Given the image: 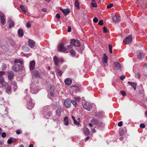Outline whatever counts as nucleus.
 Here are the masks:
<instances>
[{
    "label": "nucleus",
    "instance_id": "1",
    "mask_svg": "<svg viewBox=\"0 0 147 147\" xmlns=\"http://www.w3.org/2000/svg\"><path fill=\"white\" fill-rule=\"evenodd\" d=\"M25 98L27 101L28 108L30 110L32 109L35 105L34 101L28 95H27Z\"/></svg>",
    "mask_w": 147,
    "mask_h": 147
},
{
    "label": "nucleus",
    "instance_id": "2",
    "mask_svg": "<svg viewBox=\"0 0 147 147\" xmlns=\"http://www.w3.org/2000/svg\"><path fill=\"white\" fill-rule=\"evenodd\" d=\"M38 85L36 84L33 82L31 84L30 86V92L33 94H36L38 91Z\"/></svg>",
    "mask_w": 147,
    "mask_h": 147
},
{
    "label": "nucleus",
    "instance_id": "3",
    "mask_svg": "<svg viewBox=\"0 0 147 147\" xmlns=\"http://www.w3.org/2000/svg\"><path fill=\"white\" fill-rule=\"evenodd\" d=\"M53 60L56 66L59 65V63H62L64 62V60L62 58H58L56 56H54L53 57Z\"/></svg>",
    "mask_w": 147,
    "mask_h": 147
},
{
    "label": "nucleus",
    "instance_id": "4",
    "mask_svg": "<svg viewBox=\"0 0 147 147\" xmlns=\"http://www.w3.org/2000/svg\"><path fill=\"white\" fill-rule=\"evenodd\" d=\"M64 42L59 44L58 47V50L59 51H63L65 53L67 52L66 51L67 49L64 47Z\"/></svg>",
    "mask_w": 147,
    "mask_h": 147
},
{
    "label": "nucleus",
    "instance_id": "5",
    "mask_svg": "<svg viewBox=\"0 0 147 147\" xmlns=\"http://www.w3.org/2000/svg\"><path fill=\"white\" fill-rule=\"evenodd\" d=\"M82 105L85 109L88 111H90V109L92 108L91 105L88 102H86L84 104L82 103Z\"/></svg>",
    "mask_w": 147,
    "mask_h": 147
},
{
    "label": "nucleus",
    "instance_id": "6",
    "mask_svg": "<svg viewBox=\"0 0 147 147\" xmlns=\"http://www.w3.org/2000/svg\"><path fill=\"white\" fill-rule=\"evenodd\" d=\"M22 69V65H19L17 64H15L12 67L13 70L15 72H17Z\"/></svg>",
    "mask_w": 147,
    "mask_h": 147
},
{
    "label": "nucleus",
    "instance_id": "7",
    "mask_svg": "<svg viewBox=\"0 0 147 147\" xmlns=\"http://www.w3.org/2000/svg\"><path fill=\"white\" fill-rule=\"evenodd\" d=\"M132 41V37L131 35H129L128 37H126L124 40V43L125 44H129L131 43Z\"/></svg>",
    "mask_w": 147,
    "mask_h": 147
},
{
    "label": "nucleus",
    "instance_id": "8",
    "mask_svg": "<svg viewBox=\"0 0 147 147\" xmlns=\"http://www.w3.org/2000/svg\"><path fill=\"white\" fill-rule=\"evenodd\" d=\"M70 43L71 44L75 46L79 47L80 45L79 41L74 39L71 40Z\"/></svg>",
    "mask_w": 147,
    "mask_h": 147
},
{
    "label": "nucleus",
    "instance_id": "9",
    "mask_svg": "<svg viewBox=\"0 0 147 147\" xmlns=\"http://www.w3.org/2000/svg\"><path fill=\"white\" fill-rule=\"evenodd\" d=\"M32 75L33 78H40V73L38 71L36 70H34L33 72Z\"/></svg>",
    "mask_w": 147,
    "mask_h": 147
},
{
    "label": "nucleus",
    "instance_id": "10",
    "mask_svg": "<svg viewBox=\"0 0 147 147\" xmlns=\"http://www.w3.org/2000/svg\"><path fill=\"white\" fill-rule=\"evenodd\" d=\"M6 82L4 80V78L1 76L0 77V88H2L6 86Z\"/></svg>",
    "mask_w": 147,
    "mask_h": 147
},
{
    "label": "nucleus",
    "instance_id": "11",
    "mask_svg": "<svg viewBox=\"0 0 147 147\" xmlns=\"http://www.w3.org/2000/svg\"><path fill=\"white\" fill-rule=\"evenodd\" d=\"M0 17L2 24L4 25L5 24V16L1 12H0Z\"/></svg>",
    "mask_w": 147,
    "mask_h": 147
},
{
    "label": "nucleus",
    "instance_id": "12",
    "mask_svg": "<svg viewBox=\"0 0 147 147\" xmlns=\"http://www.w3.org/2000/svg\"><path fill=\"white\" fill-rule=\"evenodd\" d=\"M107 57L105 53L103 54V57L102 58V62L104 64V65L107 66L108 65L107 63Z\"/></svg>",
    "mask_w": 147,
    "mask_h": 147
},
{
    "label": "nucleus",
    "instance_id": "13",
    "mask_svg": "<svg viewBox=\"0 0 147 147\" xmlns=\"http://www.w3.org/2000/svg\"><path fill=\"white\" fill-rule=\"evenodd\" d=\"M113 64L114 67L115 69L117 70H120L121 69V66L119 63L115 62Z\"/></svg>",
    "mask_w": 147,
    "mask_h": 147
},
{
    "label": "nucleus",
    "instance_id": "14",
    "mask_svg": "<svg viewBox=\"0 0 147 147\" xmlns=\"http://www.w3.org/2000/svg\"><path fill=\"white\" fill-rule=\"evenodd\" d=\"M63 111V109L61 107L58 106V108L56 111L57 116L59 117L61 115V113Z\"/></svg>",
    "mask_w": 147,
    "mask_h": 147
},
{
    "label": "nucleus",
    "instance_id": "15",
    "mask_svg": "<svg viewBox=\"0 0 147 147\" xmlns=\"http://www.w3.org/2000/svg\"><path fill=\"white\" fill-rule=\"evenodd\" d=\"M7 75L8 79L11 80L14 77V73L12 71H9L7 72Z\"/></svg>",
    "mask_w": 147,
    "mask_h": 147
},
{
    "label": "nucleus",
    "instance_id": "16",
    "mask_svg": "<svg viewBox=\"0 0 147 147\" xmlns=\"http://www.w3.org/2000/svg\"><path fill=\"white\" fill-rule=\"evenodd\" d=\"M35 63L34 61H31L30 63V70H33L35 68Z\"/></svg>",
    "mask_w": 147,
    "mask_h": 147
},
{
    "label": "nucleus",
    "instance_id": "17",
    "mask_svg": "<svg viewBox=\"0 0 147 147\" xmlns=\"http://www.w3.org/2000/svg\"><path fill=\"white\" fill-rule=\"evenodd\" d=\"M28 45L32 48H33L35 45V42L32 40L29 39L28 41Z\"/></svg>",
    "mask_w": 147,
    "mask_h": 147
},
{
    "label": "nucleus",
    "instance_id": "18",
    "mask_svg": "<svg viewBox=\"0 0 147 147\" xmlns=\"http://www.w3.org/2000/svg\"><path fill=\"white\" fill-rule=\"evenodd\" d=\"M71 101L66 100L64 102V104L65 106L67 108H69L71 106Z\"/></svg>",
    "mask_w": 147,
    "mask_h": 147
},
{
    "label": "nucleus",
    "instance_id": "19",
    "mask_svg": "<svg viewBox=\"0 0 147 147\" xmlns=\"http://www.w3.org/2000/svg\"><path fill=\"white\" fill-rule=\"evenodd\" d=\"M112 19L113 20V22L114 23L119 22L120 20V18L117 17L115 15H113Z\"/></svg>",
    "mask_w": 147,
    "mask_h": 147
},
{
    "label": "nucleus",
    "instance_id": "20",
    "mask_svg": "<svg viewBox=\"0 0 147 147\" xmlns=\"http://www.w3.org/2000/svg\"><path fill=\"white\" fill-rule=\"evenodd\" d=\"M44 117L47 119L50 118L51 115V113L50 111H48L46 113H43Z\"/></svg>",
    "mask_w": 147,
    "mask_h": 147
},
{
    "label": "nucleus",
    "instance_id": "21",
    "mask_svg": "<svg viewBox=\"0 0 147 147\" xmlns=\"http://www.w3.org/2000/svg\"><path fill=\"white\" fill-rule=\"evenodd\" d=\"M64 82L66 85L69 86L71 84L72 80L71 79L67 78L65 80Z\"/></svg>",
    "mask_w": 147,
    "mask_h": 147
},
{
    "label": "nucleus",
    "instance_id": "22",
    "mask_svg": "<svg viewBox=\"0 0 147 147\" xmlns=\"http://www.w3.org/2000/svg\"><path fill=\"white\" fill-rule=\"evenodd\" d=\"M51 109L49 106H46L42 110L43 113H46L48 111H50Z\"/></svg>",
    "mask_w": 147,
    "mask_h": 147
},
{
    "label": "nucleus",
    "instance_id": "23",
    "mask_svg": "<svg viewBox=\"0 0 147 147\" xmlns=\"http://www.w3.org/2000/svg\"><path fill=\"white\" fill-rule=\"evenodd\" d=\"M127 84L132 86L134 90H136V86L137 85V84L136 83L128 82Z\"/></svg>",
    "mask_w": 147,
    "mask_h": 147
},
{
    "label": "nucleus",
    "instance_id": "24",
    "mask_svg": "<svg viewBox=\"0 0 147 147\" xmlns=\"http://www.w3.org/2000/svg\"><path fill=\"white\" fill-rule=\"evenodd\" d=\"M17 140V139L16 138H13L11 137L9 139V140L7 141V143L9 144H10L12 143H13L15 142L16 140Z\"/></svg>",
    "mask_w": 147,
    "mask_h": 147
},
{
    "label": "nucleus",
    "instance_id": "25",
    "mask_svg": "<svg viewBox=\"0 0 147 147\" xmlns=\"http://www.w3.org/2000/svg\"><path fill=\"white\" fill-rule=\"evenodd\" d=\"M99 129H101L104 127L105 125L102 122L100 121L97 125Z\"/></svg>",
    "mask_w": 147,
    "mask_h": 147
},
{
    "label": "nucleus",
    "instance_id": "26",
    "mask_svg": "<svg viewBox=\"0 0 147 147\" xmlns=\"http://www.w3.org/2000/svg\"><path fill=\"white\" fill-rule=\"evenodd\" d=\"M8 22L9 23V27L10 28H11L12 26L14 25V22L11 20L10 18H9L8 19Z\"/></svg>",
    "mask_w": 147,
    "mask_h": 147
},
{
    "label": "nucleus",
    "instance_id": "27",
    "mask_svg": "<svg viewBox=\"0 0 147 147\" xmlns=\"http://www.w3.org/2000/svg\"><path fill=\"white\" fill-rule=\"evenodd\" d=\"M99 121L98 120L94 118H93L91 121V123L94 125H98V123Z\"/></svg>",
    "mask_w": 147,
    "mask_h": 147
},
{
    "label": "nucleus",
    "instance_id": "28",
    "mask_svg": "<svg viewBox=\"0 0 147 147\" xmlns=\"http://www.w3.org/2000/svg\"><path fill=\"white\" fill-rule=\"evenodd\" d=\"M56 72H57L59 76H61L63 73V72L60 70L58 69L57 67H55Z\"/></svg>",
    "mask_w": 147,
    "mask_h": 147
},
{
    "label": "nucleus",
    "instance_id": "29",
    "mask_svg": "<svg viewBox=\"0 0 147 147\" xmlns=\"http://www.w3.org/2000/svg\"><path fill=\"white\" fill-rule=\"evenodd\" d=\"M144 57V54L141 52L137 55V58L139 59H141L143 58Z\"/></svg>",
    "mask_w": 147,
    "mask_h": 147
},
{
    "label": "nucleus",
    "instance_id": "30",
    "mask_svg": "<svg viewBox=\"0 0 147 147\" xmlns=\"http://www.w3.org/2000/svg\"><path fill=\"white\" fill-rule=\"evenodd\" d=\"M84 134L86 135H88L90 134V131L86 127H85L84 128Z\"/></svg>",
    "mask_w": 147,
    "mask_h": 147
},
{
    "label": "nucleus",
    "instance_id": "31",
    "mask_svg": "<svg viewBox=\"0 0 147 147\" xmlns=\"http://www.w3.org/2000/svg\"><path fill=\"white\" fill-rule=\"evenodd\" d=\"M6 92L8 93H9L11 90V87L8 84L5 86Z\"/></svg>",
    "mask_w": 147,
    "mask_h": 147
},
{
    "label": "nucleus",
    "instance_id": "32",
    "mask_svg": "<svg viewBox=\"0 0 147 147\" xmlns=\"http://www.w3.org/2000/svg\"><path fill=\"white\" fill-rule=\"evenodd\" d=\"M63 123L65 125H67L69 124V120L67 117H65L63 119Z\"/></svg>",
    "mask_w": 147,
    "mask_h": 147
},
{
    "label": "nucleus",
    "instance_id": "33",
    "mask_svg": "<svg viewBox=\"0 0 147 147\" xmlns=\"http://www.w3.org/2000/svg\"><path fill=\"white\" fill-rule=\"evenodd\" d=\"M70 12V9L68 8H67L64 9V11L63 12V13L65 16H66L68 15Z\"/></svg>",
    "mask_w": 147,
    "mask_h": 147
},
{
    "label": "nucleus",
    "instance_id": "34",
    "mask_svg": "<svg viewBox=\"0 0 147 147\" xmlns=\"http://www.w3.org/2000/svg\"><path fill=\"white\" fill-rule=\"evenodd\" d=\"M18 34L20 37H22L24 35L23 30L22 29H19L18 31Z\"/></svg>",
    "mask_w": 147,
    "mask_h": 147
},
{
    "label": "nucleus",
    "instance_id": "35",
    "mask_svg": "<svg viewBox=\"0 0 147 147\" xmlns=\"http://www.w3.org/2000/svg\"><path fill=\"white\" fill-rule=\"evenodd\" d=\"M126 132V130L125 129H122L119 131V134L120 136H121L125 134Z\"/></svg>",
    "mask_w": 147,
    "mask_h": 147
},
{
    "label": "nucleus",
    "instance_id": "36",
    "mask_svg": "<svg viewBox=\"0 0 147 147\" xmlns=\"http://www.w3.org/2000/svg\"><path fill=\"white\" fill-rule=\"evenodd\" d=\"M14 63H20V65H22L23 63L22 61L19 59H16L14 61Z\"/></svg>",
    "mask_w": 147,
    "mask_h": 147
},
{
    "label": "nucleus",
    "instance_id": "37",
    "mask_svg": "<svg viewBox=\"0 0 147 147\" xmlns=\"http://www.w3.org/2000/svg\"><path fill=\"white\" fill-rule=\"evenodd\" d=\"M75 5L76 7L78 9L80 8V6L78 0H75Z\"/></svg>",
    "mask_w": 147,
    "mask_h": 147
},
{
    "label": "nucleus",
    "instance_id": "38",
    "mask_svg": "<svg viewBox=\"0 0 147 147\" xmlns=\"http://www.w3.org/2000/svg\"><path fill=\"white\" fill-rule=\"evenodd\" d=\"M11 85L13 86L15 89H16L17 88V85L16 82L14 81H13L11 83Z\"/></svg>",
    "mask_w": 147,
    "mask_h": 147
},
{
    "label": "nucleus",
    "instance_id": "39",
    "mask_svg": "<svg viewBox=\"0 0 147 147\" xmlns=\"http://www.w3.org/2000/svg\"><path fill=\"white\" fill-rule=\"evenodd\" d=\"M20 7L23 12H24L25 13L26 12V11L25 10L24 6L23 5H20Z\"/></svg>",
    "mask_w": 147,
    "mask_h": 147
},
{
    "label": "nucleus",
    "instance_id": "40",
    "mask_svg": "<svg viewBox=\"0 0 147 147\" xmlns=\"http://www.w3.org/2000/svg\"><path fill=\"white\" fill-rule=\"evenodd\" d=\"M109 50L110 51V52L111 53H113L112 51V46L111 45L109 44L108 45Z\"/></svg>",
    "mask_w": 147,
    "mask_h": 147
},
{
    "label": "nucleus",
    "instance_id": "41",
    "mask_svg": "<svg viewBox=\"0 0 147 147\" xmlns=\"http://www.w3.org/2000/svg\"><path fill=\"white\" fill-rule=\"evenodd\" d=\"M70 53L71 55L72 56H74L76 54L75 51H74L73 50H71L70 51Z\"/></svg>",
    "mask_w": 147,
    "mask_h": 147
},
{
    "label": "nucleus",
    "instance_id": "42",
    "mask_svg": "<svg viewBox=\"0 0 147 147\" xmlns=\"http://www.w3.org/2000/svg\"><path fill=\"white\" fill-rule=\"evenodd\" d=\"M91 5L92 7H96L97 6V5L95 2L91 3Z\"/></svg>",
    "mask_w": 147,
    "mask_h": 147
},
{
    "label": "nucleus",
    "instance_id": "43",
    "mask_svg": "<svg viewBox=\"0 0 147 147\" xmlns=\"http://www.w3.org/2000/svg\"><path fill=\"white\" fill-rule=\"evenodd\" d=\"M98 115L101 117H102L104 116V113L103 112H100L98 113Z\"/></svg>",
    "mask_w": 147,
    "mask_h": 147
},
{
    "label": "nucleus",
    "instance_id": "44",
    "mask_svg": "<svg viewBox=\"0 0 147 147\" xmlns=\"http://www.w3.org/2000/svg\"><path fill=\"white\" fill-rule=\"evenodd\" d=\"M6 66L5 64H3L2 66V69L3 70H5L6 68Z\"/></svg>",
    "mask_w": 147,
    "mask_h": 147
},
{
    "label": "nucleus",
    "instance_id": "45",
    "mask_svg": "<svg viewBox=\"0 0 147 147\" xmlns=\"http://www.w3.org/2000/svg\"><path fill=\"white\" fill-rule=\"evenodd\" d=\"M120 92L122 94V96H125L126 95L125 92L123 90L121 91H120Z\"/></svg>",
    "mask_w": 147,
    "mask_h": 147
},
{
    "label": "nucleus",
    "instance_id": "46",
    "mask_svg": "<svg viewBox=\"0 0 147 147\" xmlns=\"http://www.w3.org/2000/svg\"><path fill=\"white\" fill-rule=\"evenodd\" d=\"M140 127L142 128H144L145 127V125L144 123H141L140 125Z\"/></svg>",
    "mask_w": 147,
    "mask_h": 147
},
{
    "label": "nucleus",
    "instance_id": "47",
    "mask_svg": "<svg viewBox=\"0 0 147 147\" xmlns=\"http://www.w3.org/2000/svg\"><path fill=\"white\" fill-rule=\"evenodd\" d=\"M113 5V3H111L109 5H108L107 6V7L108 9H109V8H111L112 7Z\"/></svg>",
    "mask_w": 147,
    "mask_h": 147
},
{
    "label": "nucleus",
    "instance_id": "48",
    "mask_svg": "<svg viewBox=\"0 0 147 147\" xmlns=\"http://www.w3.org/2000/svg\"><path fill=\"white\" fill-rule=\"evenodd\" d=\"M6 133L5 132H3L1 134V136L3 138H5L6 137Z\"/></svg>",
    "mask_w": 147,
    "mask_h": 147
},
{
    "label": "nucleus",
    "instance_id": "49",
    "mask_svg": "<svg viewBox=\"0 0 147 147\" xmlns=\"http://www.w3.org/2000/svg\"><path fill=\"white\" fill-rule=\"evenodd\" d=\"M93 21L94 22L97 23L98 22V20L95 17L93 19Z\"/></svg>",
    "mask_w": 147,
    "mask_h": 147
},
{
    "label": "nucleus",
    "instance_id": "50",
    "mask_svg": "<svg viewBox=\"0 0 147 147\" xmlns=\"http://www.w3.org/2000/svg\"><path fill=\"white\" fill-rule=\"evenodd\" d=\"M103 30L104 32L105 33H107L108 32V31L107 30V29L106 28L105 26L103 27Z\"/></svg>",
    "mask_w": 147,
    "mask_h": 147
},
{
    "label": "nucleus",
    "instance_id": "51",
    "mask_svg": "<svg viewBox=\"0 0 147 147\" xmlns=\"http://www.w3.org/2000/svg\"><path fill=\"white\" fill-rule=\"evenodd\" d=\"M74 98L75 99V100L76 102H78L79 101L80 99V98L78 97H75Z\"/></svg>",
    "mask_w": 147,
    "mask_h": 147
},
{
    "label": "nucleus",
    "instance_id": "52",
    "mask_svg": "<svg viewBox=\"0 0 147 147\" xmlns=\"http://www.w3.org/2000/svg\"><path fill=\"white\" fill-rule=\"evenodd\" d=\"M71 103L73 104L74 106H76L77 105V103L74 102V100L71 101Z\"/></svg>",
    "mask_w": 147,
    "mask_h": 147
},
{
    "label": "nucleus",
    "instance_id": "53",
    "mask_svg": "<svg viewBox=\"0 0 147 147\" xmlns=\"http://www.w3.org/2000/svg\"><path fill=\"white\" fill-rule=\"evenodd\" d=\"M74 123L75 125H79V123L76 120H75L74 121Z\"/></svg>",
    "mask_w": 147,
    "mask_h": 147
},
{
    "label": "nucleus",
    "instance_id": "54",
    "mask_svg": "<svg viewBox=\"0 0 147 147\" xmlns=\"http://www.w3.org/2000/svg\"><path fill=\"white\" fill-rule=\"evenodd\" d=\"M16 133L18 134H20L22 133V131L20 130H18L16 131Z\"/></svg>",
    "mask_w": 147,
    "mask_h": 147
},
{
    "label": "nucleus",
    "instance_id": "55",
    "mask_svg": "<svg viewBox=\"0 0 147 147\" xmlns=\"http://www.w3.org/2000/svg\"><path fill=\"white\" fill-rule=\"evenodd\" d=\"M55 17L58 19H59L60 18V15L59 13L57 14Z\"/></svg>",
    "mask_w": 147,
    "mask_h": 147
},
{
    "label": "nucleus",
    "instance_id": "56",
    "mask_svg": "<svg viewBox=\"0 0 147 147\" xmlns=\"http://www.w3.org/2000/svg\"><path fill=\"white\" fill-rule=\"evenodd\" d=\"M123 122L122 121H120L118 124V125L119 127H121L122 125H123Z\"/></svg>",
    "mask_w": 147,
    "mask_h": 147
},
{
    "label": "nucleus",
    "instance_id": "57",
    "mask_svg": "<svg viewBox=\"0 0 147 147\" xmlns=\"http://www.w3.org/2000/svg\"><path fill=\"white\" fill-rule=\"evenodd\" d=\"M98 24L100 25H102L103 24V21L102 20H100L98 23Z\"/></svg>",
    "mask_w": 147,
    "mask_h": 147
},
{
    "label": "nucleus",
    "instance_id": "58",
    "mask_svg": "<svg viewBox=\"0 0 147 147\" xmlns=\"http://www.w3.org/2000/svg\"><path fill=\"white\" fill-rule=\"evenodd\" d=\"M136 78H140V74H139V73H137L136 75Z\"/></svg>",
    "mask_w": 147,
    "mask_h": 147
},
{
    "label": "nucleus",
    "instance_id": "59",
    "mask_svg": "<svg viewBox=\"0 0 147 147\" xmlns=\"http://www.w3.org/2000/svg\"><path fill=\"white\" fill-rule=\"evenodd\" d=\"M72 45L71 44L67 46V49H70L72 48Z\"/></svg>",
    "mask_w": 147,
    "mask_h": 147
},
{
    "label": "nucleus",
    "instance_id": "60",
    "mask_svg": "<svg viewBox=\"0 0 147 147\" xmlns=\"http://www.w3.org/2000/svg\"><path fill=\"white\" fill-rule=\"evenodd\" d=\"M71 27L69 26H68V29H67V31L69 32H70L71 31Z\"/></svg>",
    "mask_w": 147,
    "mask_h": 147
},
{
    "label": "nucleus",
    "instance_id": "61",
    "mask_svg": "<svg viewBox=\"0 0 147 147\" xmlns=\"http://www.w3.org/2000/svg\"><path fill=\"white\" fill-rule=\"evenodd\" d=\"M125 78V76L123 75L121 76L120 77V79L122 80H123Z\"/></svg>",
    "mask_w": 147,
    "mask_h": 147
},
{
    "label": "nucleus",
    "instance_id": "62",
    "mask_svg": "<svg viewBox=\"0 0 147 147\" xmlns=\"http://www.w3.org/2000/svg\"><path fill=\"white\" fill-rule=\"evenodd\" d=\"M72 87H74V90H76V91H77L79 90V88L75 86H72Z\"/></svg>",
    "mask_w": 147,
    "mask_h": 147
},
{
    "label": "nucleus",
    "instance_id": "63",
    "mask_svg": "<svg viewBox=\"0 0 147 147\" xmlns=\"http://www.w3.org/2000/svg\"><path fill=\"white\" fill-rule=\"evenodd\" d=\"M5 74V72L3 71H0V76L4 75Z\"/></svg>",
    "mask_w": 147,
    "mask_h": 147
},
{
    "label": "nucleus",
    "instance_id": "64",
    "mask_svg": "<svg viewBox=\"0 0 147 147\" xmlns=\"http://www.w3.org/2000/svg\"><path fill=\"white\" fill-rule=\"evenodd\" d=\"M10 43L11 44L12 46H14L15 45L14 42L13 40H11V41Z\"/></svg>",
    "mask_w": 147,
    "mask_h": 147
}]
</instances>
